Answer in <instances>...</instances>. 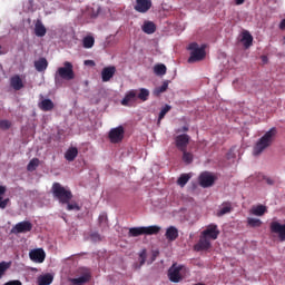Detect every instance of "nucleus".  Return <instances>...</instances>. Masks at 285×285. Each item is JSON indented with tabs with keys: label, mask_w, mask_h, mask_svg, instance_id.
Wrapping results in <instances>:
<instances>
[{
	"label": "nucleus",
	"mask_w": 285,
	"mask_h": 285,
	"mask_svg": "<svg viewBox=\"0 0 285 285\" xmlns=\"http://www.w3.org/2000/svg\"><path fill=\"white\" fill-rule=\"evenodd\" d=\"M277 135V129L275 127L271 128L265 135L256 142L254 147V155H262L266 148L273 145L275 137Z\"/></svg>",
	"instance_id": "f257e3e1"
},
{
	"label": "nucleus",
	"mask_w": 285,
	"mask_h": 285,
	"mask_svg": "<svg viewBox=\"0 0 285 285\" xmlns=\"http://www.w3.org/2000/svg\"><path fill=\"white\" fill-rule=\"evenodd\" d=\"M51 193L55 199H58L59 204H68L72 202V191L63 187L60 183H53L51 187Z\"/></svg>",
	"instance_id": "f03ea898"
},
{
	"label": "nucleus",
	"mask_w": 285,
	"mask_h": 285,
	"mask_svg": "<svg viewBox=\"0 0 285 285\" xmlns=\"http://www.w3.org/2000/svg\"><path fill=\"white\" fill-rule=\"evenodd\" d=\"M59 77L60 79H65L66 81H72V79H75V69L72 62L65 61L63 67L58 68L55 76L56 83L57 81H59Z\"/></svg>",
	"instance_id": "7ed1b4c3"
},
{
	"label": "nucleus",
	"mask_w": 285,
	"mask_h": 285,
	"mask_svg": "<svg viewBox=\"0 0 285 285\" xmlns=\"http://www.w3.org/2000/svg\"><path fill=\"white\" fill-rule=\"evenodd\" d=\"M188 50H190L188 63H197V61H203L206 58V47H199L197 42H191Z\"/></svg>",
	"instance_id": "20e7f679"
},
{
	"label": "nucleus",
	"mask_w": 285,
	"mask_h": 285,
	"mask_svg": "<svg viewBox=\"0 0 285 285\" xmlns=\"http://www.w3.org/2000/svg\"><path fill=\"white\" fill-rule=\"evenodd\" d=\"M77 273L80 277L69 278V282L72 285H86L90 279H92V273H90V269L86 267L78 268Z\"/></svg>",
	"instance_id": "39448f33"
},
{
	"label": "nucleus",
	"mask_w": 285,
	"mask_h": 285,
	"mask_svg": "<svg viewBox=\"0 0 285 285\" xmlns=\"http://www.w3.org/2000/svg\"><path fill=\"white\" fill-rule=\"evenodd\" d=\"M32 228H33L32 223H30L29 220H23V222L17 223L12 227L11 233H13L14 235H21V234L30 233Z\"/></svg>",
	"instance_id": "423d86ee"
},
{
	"label": "nucleus",
	"mask_w": 285,
	"mask_h": 285,
	"mask_svg": "<svg viewBox=\"0 0 285 285\" xmlns=\"http://www.w3.org/2000/svg\"><path fill=\"white\" fill-rule=\"evenodd\" d=\"M215 179H217L210 171H204L199 175L198 181L202 188H210L215 184Z\"/></svg>",
	"instance_id": "0eeeda50"
},
{
	"label": "nucleus",
	"mask_w": 285,
	"mask_h": 285,
	"mask_svg": "<svg viewBox=\"0 0 285 285\" xmlns=\"http://www.w3.org/2000/svg\"><path fill=\"white\" fill-rule=\"evenodd\" d=\"M124 134H125L124 127L119 126V127L112 128L109 131L110 142L119 144V142L124 141Z\"/></svg>",
	"instance_id": "6e6552de"
},
{
	"label": "nucleus",
	"mask_w": 285,
	"mask_h": 285,
	"mask_svg": "<svg viewBox=\"0 0 285 285\" xmlns=\"http://www.w3.org/2000/svg\"><path fill=\"white\" fill-rule=\"evenodd\" d=\"M169 282L174 284H179L181 282V266L173 265L168 271Z\"/></svg>",
	"instance_id": "1a4fd4ad"
},
{
	"label": "nucleus",
	"mask_w": 285,
	"mask_h": 285,
	"mask_svg": "<svg viewBox=\"0 0 285 285\" xmlns=\"http://www.w3.org/2000/svg\"><path fill=\"white\" fill-rule=\"evenodd\" d=\"M175 141L176 148H178L180 151H185L188 148V144H190V136H188V134L178 135L175 138Z\"/></svg>",
	"instance_id": "9d476101"
},
{
	"label": "nucleus",
	"mask_w": 285,
	"mask_h": 285,
	"mask_svg": "<svg viewBox=\"0 0 285 285\" xmlns=\"http://www.w3.org/2000/svg\"><path fill=\"white\" fill-rule=\"evenodd\" d=\"M269 228L271 233L278 235L279 242H285V224L282 225L278 222H272Z\"/></svg>",
	"instance_id": "9b49d317"
},
{
	"label": "nucleus",
	"mask_w": 285,
	"mask_h": 285,
	"mask_svg": "<svg viewBox=\"0 0 285 285\" xmlns=\"http://www.w3.org/2000/svg\"><path fill=\"white\" fill-rule=\"evenodd\" d=\"M135 104H137V90L131 89L125 95L121 106L132 107Z\"/></svg>",
	"instance_id": "f8f14e48"
},
{
	"label": "nucleus",
	"mask_w": 285,
	"mask_h": 285,
	"mask_svg": "<svg viewBox=\"0 0 285 285\" xmlns=\"http://www.w3.org/2000/svg\"><path fill=\"white\" fill-rule=\"evenodd\" d=\"M150 8H153L151 0H136L134 10H136V12H140L141 14H145V12H148Z\"/></svg>",
	"instance_id": "ddd939ff"
},
{
	"label": "nucleus",
	"mask_w": 285,
	"mask_h": 285,
	"mask_svg": "<svg viewBox=\"0 0 285 285\" xmlns=\"http://www.w3.org/2000/svg\"><path fill=\"white\" fill-rule=\"evenodd\" d=\"M31 262L43 264L46 262V252L42 248L33 249L29 253Z\"/></svg>",
	"instance_id": "4468645a"
},
{
	"label": "nucleus",
	"mask_w": 285,
	"mask_h": 285,
	"mask_svg": "<svg viewBox=\"0 0 285 285\" xmlns=\"http://www.w3.org/2000/svg\"><path fill=\"white\" fill-rule=\"evenodd\" d=\"M202 235L209 239H217V237H219V229L216 224H210L205 230H203Z\"/></svg>",
	"instance_id": "2eb2a0df"
},
{
	"label": "nucleus",
	"mask_w": 285,
	"mask_h": 285,
	"mask_svg": "<svg viewBox=\"0 0 285 285\" xmlns=\"http://www.w3.org/2000/svg\"><path fill=\"white\" fill-rule=\"evenodd\" d=\"M115 72H117V68L115 66L105 67L101 71L102 81L108 82L112 77H115Z\"/></svg>",
	"instance_id": "dca6fc26"
},
{
	"label": "nucleus",
	"mask_w": 285,
	"mask_h": 285,
	"mask_svg": "<svg viewBox=\"0 0 285 285\" xmlns=\"http://www.w3.org/2000/svg\"><path fill=\"white\" fill-rule=\"evenodd\" d=\"M228 213H233V204L230 202H224L216 212V215L224 217V215H228Z\"/></svg>",
	"instance_id": "f3484780"
},
{
	"label": "nucleus",
	"mask_w": 285,
	"mask_h": 285,
	"mask_svg": "<svg viewBox=\"0 0 285 285\" xmlns=\"http://www.w3.org/2000/svg\"><path fill=\"white\" fill-rule=\"evenodd\" d=\"M165 237L167 242H175L179 237V229L175 226H170L166 229Z\"/></svg>",
	"instance_id": "a211bd4d"
},
{
	"label": "nucleus",
	"mask_w": 285,
	"mask_h": 285,
	"mask_svg": "<svg viewBox=\"0 0 285 285\" xmlns=\"http://www.w3.org/2000/svg\"><path fill=\"white\" fill-rule=\"evenodd\" d=\"M10 86L13 90H21L23 88V80L21 79V76L14 75L10 78Z\"/></svg>",
	"instance_id": "6ab92c4d"
},
{
	"label": "nucleus",
	"mask_w": 285,
	"mask_h": 285,
	"mask_svg": "<svg viewBox=\"0 0 285 285\" xmlns=\"http://www.w3.org/2000/svg\"><path fill=\"white\" fill-rule=\"evenodd\" d=\"M141 30L145 35H155V32H157V24L153 21H145L141 26Z\"/></svg>",
	"instance_id": "aec40b11"
},
{
	"label": "nucleus",
	"mask_w": 285,
	"mask_h": 285,
	"mask_svg": "<svg viewBox=\"0 0 285 285\" xmlns=\"http://www.w3.org/2000/svg\"><path fill=\"white\" fill-rule=\"evenodd\" d=\"M266 213H267V208L264 205H256L249 209V214L255 215L256 217H264Z\"/></svg>",
	"instance_id": "412c9836"
},
{
	"label": "nucleus",
	"mask_w": 285,
	"mask_h": 285,
	"mask_svg": "<svg viewBox=\"0 0 285 285\" xmlns=\"http://www.w3.org/2000/svg\"><path fill=\"white\" fill-rule=\"evenodd\" d=\"M195 250L199 252V250H208V248H210V240L203 236L200 237L198 244H196L194 246Z\"/></svg>",
	"instance_id": "4be33fe9"
},
{
	"label": "nucleus",
	"mask_w": 285,
	"mask_h": 285,
	"mask_svg": "<svg viewBox=\"0 0 285 285\" xmlns=\"http://www.w3.org/2000/svg\"><path fill=\"white\" fill-rule=\"evenodd\" d=\"M35 68L37 72H46V70H48V60L46 58H40L36 60Z\"/></svg>",
	"instance_id": "5701e85b"
},
{
	"label": "nucleus",
	"mask_w": 285,
	"mask_h": 285,
	"mask_svg": "<svg viewBox=\"0 0 285 285\" xmlns=\"http://www.w3.org/2000/svg\"><path fill=\"white\" fill-rule=\"evenodd\" d=\"M39 108L43 112H50V110L55 109V102H52V100L50 99H43L39 102Z\"/></svg>",
	"instance_id": "b1692460"
},
{
	"label": "nucleus",
	"mask_w": 285,
	"mask_h": 285,
	"mask_svg": "<svg viewBox=\"0 0 285 285\" xmlns=\"http://www.w3.org/2000/svg\"><path fill=\"white\" fill-rule=\"evenodd\" d=\"M8 188L6 186L0 185V208L3 210L8 207V204H10V198L3 199V195H6Z\"/></svg>",
	"instance_id": "393cba45"
},
{
	"label": "nucleus",
	"mask_w": 285,
	"mask_h": 285,
	"mask_svg": "<svg viewBox=\"0 0 285 285\" xmlns=\"http://www.w3.org/2000/svg\"><path fill=\"white\" fill-rule=\"evenodd\" d=\"M46 32H48L46 26H43V22H41V20H38L35 24L36 37H46Z\"/></svg>",
	"instance_id": "a878e982"
},
{
	"label": "nucleus",
	"mask_w": 285,
	"mask_h": 285,
	"mask_svg": "<svg viewBox=\"0 0 285 285\" xmlns=\"http://www.w3.org/2000/svg\"><path fill=\"white\" fill-rule=\"evenodd\" d=\"M240 42L243 43L244 48L248 49L253 46V36L248 31H244L242 35Z\"/></svg>",
	"instance_id": "bb28decb"
},
{
	"label": "nucleus",
	"mask_w": 285,
	"mask_h": 285,
	"mask_svg": "<svg viewBox=\"0 0 285 285\" xmlns=\"http://www.w3.org/2000/svg\"><path fill=\"white\" fill-rule=\"evenodd\" d=\"M77 155H79V149H77V147H71L66 151L65 159H67V161H75Z\"/></svg>",
	"instance_id": "cd10ccee"
},
{
	"label": "nucleus",
	"mask_w": 285,
	"mask_h": 285,
	"mask_svg": "<svg viewBox=\"0 0 285 285\" xmlns=\"http://www.w3.org/2000/svg\"><path fill=\"white\" fill-rule=\"evenodd\" d=\"M142 229H144V235H159V233L161 232V227L157 225L142 227Z\"/></svg>",
	"instance_id": "c85d7f7f"
},
{
	"label": "nucleus",
	"mask_w": 285,
	"mask_h": 285,
	"mask_svg": "<svg viewBox=\"0 0 285 285\" xmlns=\"http://www.w3.org/2000/svg\"><path fill=\"white\" fill-rule=\"evenodd\" d=\"M188 181H190V174H181L177 179V185L180 186V188H184Z\"/></svg>",
	"instance_id": "c756f323"
},
{
	"label": "nucleus",
	"mask_w": 285,
	"mask_h": 285,
	"mask_svg": "<svg viewBox=\"0 0 285 285\" xmlns=\"http://www.w3.org/2000/svg\"><path fill=\"white\" fill-rule=\"evenodd\" d=\"M150 97V91L146 88H140L139 94L137 95V99H140V101H148V98Z\"/></svg>",
	"instance_id": "7c9ffc66"
},
{
	"label": "nucleus",
	"mask_w": 285,
	"mask_h": 285,
	"mask_svg": "<svg viewBox=\"0 0 285 285\" xmlns=\"http://www.w3.org/2000/svg\"><path fill=\"white\" fill-rule=\"evenodd\" d=\"M52 279H53L52 275L46 274L38 278V284L39 285H50V284H52Z\"/></svg>",
	"instance_id": "2f4dec72"
},
{
	"label": "nucleus",
	"mask_w": 285,
	"mask_h": 285,
	"mask_svg": "<svg viewBox=\"0 0 285 285\" xmlns=\"http://www.w3.org/2000/svg\"><path fill=\"white\" fill-rule=\"evenodd\" d=\"M128 235H129L130 237H139V236H141V235H145V234H144V227H131V228L129 229Z\"/></svg>",
	"instance_id": "473e14b6"
},
{
	"label": "nucleus",
	"mask_w": 285,
	"mask_h": 285,
	"mask_svg": "<svg viewBox=\"0 0 285 285\" xmlns=\"http://www.w3.org/2000/svg\"><path fill=\"white\" fill-rule=\"evenodd\" d=\"M173 110V107L170 105H166L165 107L161 108L159 115H158V124H161V119L168 115Z\"/></svg>",
	"instance_id": "72a5a7b5"
},
{
	"label": "nucleus",
	"mask_w": 285,
	"mask_h": 285,
	"mask_svg": "<svg viewBox=\"0 0 285 285\" xmlns=\"http://www.w3.org/2000/svg\"><path fill=\"white\" fill-rule=\"evenodd\" d=\"M10 266H12L11 262L3 261L0 263V279L3 277V275H6V272L8 268H10Z\"/></svg>",
	"instance_id": "f704fd0d"
},
{
	"label": "nucleus",
	"mask_w": 285,
	"mask_h": 285,
	"mask_svg": "<svg viewBox=\"0 0 285 285\" xmlns=\"http://www.w3.org/2000/svg\"><path fill=\"white\" fill-rule=\"evenodd\" d=\"M38 167H39V158H33L29 161L27 166V170H29V173H32L37 170Z\"/></svg>",
	"instance_id": "c9c22d12"
},
{
	"label": "nucleus",
	"mask_w": 285,
	"mask_h": 285,
	"mask_svg": "<svg viewBox=\"0 0 285 285\" xmlns=\"http://www.w3.org/2000/svg\"><path fill=\"white\" fill-rule=\"evenodd\" d=\"M65 205L67 206L66 210H77V212L81 210V206H79V204L75 200L72 202L69 200L68 203H65Z\"/></svg>",
	"instance_id": "e433bc0d"
},
{
	"label": "nucleus",
	"mask_w": 285,
	"mask_h": 285,
	"mask_svg": "<svg viewBox=\"0 0 285 285\" xmlns=\"http://www.w3.org/2000/svg\"><path fill=\"white\" fill-rule=\"evenodd\" d=\"M83 48H92L95 46V38L92 36H87L82 40Z\"/></svg>",
	"instance_id": "4c0bfd02"
},
{
	"label": "nucleus",
	"mask_w": 285,
	"mask_h": 285,
	"mask_svg": "<svg viewBox=\"0 0 285 285\" xmlns=\"http://www.w3.org/2000/svg\"><path fill=\"white\" fill-rule=\"evenodd\" d=\"M154 71H155V75H158V76L166 75V65H164V63L156 65L154 67Z\"/></svg>",
	"instance_id": "58836bf2"
},
{
	"label": "nucleus",
	"mask_w": 285,
	"mask_h": 285,
	"mask_svg": "<svg viewBox=\"0 0 285 285\" xmlns=\"http://www.w3.org/2000/svg\"><path fill=\"white\" fill-rule=\"evenodd\" d=\"M247 224L252 228H259V226H262V220L259 218H247Z\"/></svg>",
	"instance_id": "ea45409f"
},
{
	"label": "nucleus",
	"mask_w": 285,
	"mask_h": 285,
	"mask_svg": "<svg viewBox=\"0 0 285 285\" xmlns=\"http://www.w3.org/2000/svg\"><path fill=\"white\" fill-rule=\"evenodd\" d=\"M166 90H168V81H164L160 87H157L154 90V95L158 97V95H161V92H166Z\"/></svg>",
	"instance_id": "a19ab883"
},
{
	"label": "nucleus",
	"mask_w": 285,
	"mask_h": 285,
	"mask_svg": "<svg viewBox=\"0 0 285 285\" xmlns=\"http://www.w3.org/2000/svg\"><path fill=\"white\" fill-rule=\"evenodd\" d=\"M183 161L185 164H193V154L186 151L185 149V151H183Z\"/></svg>",
	"instance_id": "79ce46f5"
},
{
	"label": "nucleus",
	"mask_w": 285,
	"mask_h": 285,
	"mask_svg": "<svg viewBox=\"0 0 285 285\" xmlns=\"http://www.w3.org/2000/svg\"><path fill=\"white\" fill-rule=\"evenodd\" d=\"M12 122L10 120H0V130H9Z\"/></svg>",
	"instance_id": "37998d69"
},
{
	"label": "nucleus",
	"mask_w": 285,
	"mask_h": 285,
	"mask_svg": "<svg viewBox=\"0 0 285 285\" xmlns=\"http://www.w3.org/2000/svg\"><path fill=\"white\" fill-rule=\"evenodd\" d=\"M140 257V266H144L146 264V249H142V252L139 254Z\"/></svg>",
	"instance_id": "c03bdc74"
},
{
	"label": "nucleus",
	"mask_w": 285,
	"mask_h": 285,
	"mask_svg": "<svg viewBox=\"0 0 285 285\" xmlns=\"http://www.w3.org/2000/svg\"><path fill=\"white\" fill-rule=\"evenodd\" d=\"M262 179H265V181H266V184H268V186H273L275 184V180L271 177L262 176Z\"/></svg>",
	"instance_id": "a18cd8bd"
},
{
	"label": "nucleus",
	"mask_w": 285,
	"mask_h": 285,
	"mask_svg": "<svg viewBox=\"0 0 285 285\" xmlns=\"http://www.w3.org/2000/svg\"><path fill=\"white\" fill-rule=\"evenodd\" d=\"M91 239L94 242H101V235H99L98 233H94L91 234Z\"/></svg>",
	"instance_id": "49530a36"
},
{
	"label": "nucleus",
	"mask_w": 285,
	"mask_h": 285,
	"mask_svg": "<svg viewBox=\"0 0 285 285\" xmlns=\"http://www.w3.org/2000/svg\"><path fill=\"white\" fill-rule=\"evenodd\" d=\"M4 285H23V283H21V281L19 279H14V281H9L4 283Z\"/></svg>",
	"instance_id": "de8ad7c7"
},
{
	"label": "nucleus",
	"mask_w": 285,
	"mask_h": 285,
	"mask_svg": "<svg viewBox=\"0 0 285 285\" xmlns=\"http://www.w3.org/2000/svg\"><path fill=\"white\" fill-rule=\"evenodd\" d=\"M107 217L105 216V215H100L99 216V218H98V220H99V224H104V223H106L107 222Z\"/></svg>",
	"instance_id": "09e8293b"
},
{
	"label": "nucleus",
	"mask_w": 285,
	"mask_h": 285,
	"mask_svg": "<svg viewBox=\"0 0 285 285\" xmlns=\"http://www.w3.org/2000/svg\"><path fill=\"white\" fill-rule=\"evenodd\" d=\"M279 30H285V18L279 23Z\"/></svg>",
	"instance_id": "8fccbe9b"
},
{
	"label": "nucleus",
	"mask_w": 285,
	"mask_h": 285,
	"mask_svg": "<svg viewBox=\"0 0 285 285\" xmlns=\"http://www.w3.org/2000/svg\"><path fill=\"white\" fill-rule=\"evenodd\" d=\"M85 66H95V62L92 60H86Z\"/></svg>",
	"instance_id": "3c124183"
},
{
	"label": "nucleus",
	"mask_w": 285,
	"mask_h": 285,
	"mask_svg": "<svg viewBox=\"0 0 285 285\" xmlns=\"http://www.w3.org/2000/svg\"><path fill=\"white\" fill-rule=\"evenodd\" d=\"M244 1L245 0H236L235 3H236V6H242V4H244Z\"/></svg>",
	"instance_id": "603ef678"
},
{
	"label": "nucleus",
	"mask_w": 285,
	"mask_h": 285,
	"mask_svg": "<svg viewBox=\"0 0 285 285\" xmlns=\"http://www.w3.org/2000/svg\"><path fill=\"white\" fill-rule=\"evenodd\" d=\"M0 55H6V52H3V47L0 45Z\"/></svg>",
	"instance_id": "864d4df0"
},
{
	"label": "nucleus",
	"mask_w": 285,
	"mask_h": 285,
	"mask_svg": "<svg viewBox=\"0 0 285 285\" xmlns=\"http://www.w3.org/2000/svg\"><path fill=\"white\" fill-rule=\"evenodd\" d=\"M183 132H188V127L187 126L183 127Z\"/></svg>",
	"instance_id": "5fc2aeb1"
},
{
	"label": "nucleus",
	"mask_w": 285,
	"mask_h": 285,
	"mask_svg": "<svg viewBox=\"0 0 285 285\" xmlns=\"http://www.w3.org/2000/svg\"><path fill=\"white\" fill-rule=\"evenodd\" d=\"M263 61H266V56L263 57Z\"/></svg>",
	"instance_id": "6e6d98bb"
},
{
	"label": "nucleus",
	"mask_w": 285,
	"mask_h": 285,
	"mask_svg": "<svg viewBox=\"0 0 285 285\" xmlns=\"http://www.w3.org/2000/svg\"><path fill=\"white\" fill-rule=\"evenodd\" d=\"M283 40H284V42H283V43L285 45V36H284Z\"/></svg>",
	"instance_id": "4d7b16f0"
}]
</instances>
